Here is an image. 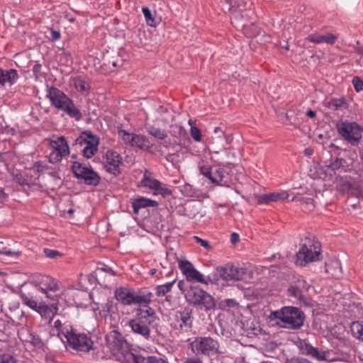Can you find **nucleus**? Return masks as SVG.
I'll use <instances>...</instances> for the list:
<instances>
[{"label":"nucleus","instance_id":"1","mask_svg":"<svg viewBox=\"0 0 363 363\" xmlns=\"http://www.w3.org/2000/svg\"><path fill=\"white\" fill-rule=\"evenodd\" d=\"M156 318L155 310L146 305L136 309L135 315L128 321V325L134 334L147 340L151 337L150 325Z\"/></svg>","mask_w":363,"mask_h":363},{"label":"nucleus","instance_id":"2","mask_svg":"<svg viewBox=\"0 0 363 363\" xmlns=\"http://www.w3.org/2000/svg\"><path fill=\"white\" fill-rule=\"evenodd\" d=\"M271 320H276L277 325L281 328L298 330L303 325L305 315L299 308L293 306H285L270 314Z\"/></svg>","mask_w":363,"mask_h":363},{"label":"nucleus","instance_id":"3","mask_svg":"<svg viewBox=\"0 0 363 363\" xmlns=\"http://www.w3.org/2000/svg\"><path fill=\"white\" fill-rule=\"evenodd\" d=\"M47 97L51 105L57 109L65 112L69 116L77 121L82 118V115L79 108H77L73 101L61 90L51 86L48 89Z\"/></svg>","mask_w":363,"mask_h":363},{"label":"nucleus","instance_id":"4","mask_svg":"<svg viewBox=\"0 0 363 363\" xmlns=\"http://www.w3.org/2000/svg\"><path fill=\"white\" fill-rule=\"evenodd\" d=\"M114 296L124 306L138 305L139 308L149 305L153 297L152 293L146 289L135 292L133 289L124 286L116 289Z\"/></svg>","mask_w":363,"mask_h":363},{"label":"nucleus","instance_id":"5","mask_svg":"<svg viewBox=\"0 0 363 363\" xmlns=\"http://www.w3.org/2000/svg\"><path fill=\"white\" fill-rule=\"evenodd\" d=\"M320 245L311 237L306 236L301 244L299 250L296 255V264L305 267L308 263L316 262L321 257Z\"/></svg>","mask_w":363,"mask_h":363},{"label":"nucleus","instance_id":"6","mask_svg":"<svg viewBox=\"0 0 363 363\" xmlns=\"http://www.w3.org/2000/svg\"><path fill=\"white\" fill-rule=\"evenodd\" d=\"M186 298L189 303L201 309L208 311L216 306L214 298L199 287H191L186 292Z\"/></svg>","mask_w":363,"mask_h":363},{"label":"nucleus","instance_id":"7","mask_svg":"<svg viewBox=\"0 0 363 363\" xmlns=\"http://www.w3.org/2000/svg\"><path fill=\"white\" fill-rule=\"evenodd\" d=\"M169 321L171 327L179 334L190 332L193 325L192 311L184 308L183 310L174 311Z\"/></svg>","mask_w":363,"mask_h":363},{"label":"nucleus","instance_id":"8","mask_svg":"<svg viewBox=\"0 0 363 363\" xmlns=\"http://www.w3.org/2000/svg\"><path fill=\"white\" fill-rule=\"evenodd\" d=\"M216 271L218 276L225 281H239L252 277V272L247 268L238 267L231 264L218 267Z\"/></svg>","mask_w":363,"mask_h":363},{"label":"nucleus","instance_id":"9","mask_svg":"<svg viewBox=\"0 0 363 363\" xmlns=\"http://www.w3.org/2000/svg\"><path fill=\"white\" fill-rule=\"evenodd\" d=\"M189 346L194 354L204 355L216 354L219 348L218 341L211 337H197Z\"/></svg>","mask_w":363,"mask_h":363},{"label":"nucleus","instance_id":"10","mask_svg":"<svg viewBox=\"0 0 363 363\" xmlns=\"http://www.w3.org/2000/svg\"><path fill=\"white\" fill-rule=\"evenodd\" d=\"M337 130L352 145H357L362 138V129L356 123L340 122L337 124Z\"/></svg>","mask_w":363,"mask_h":363},{"label":"nucleus","instance_id":"11","mask_svg":"<svg viewBox=\"0 0 363 363\" xmlns=\"http://www.w3.org/2000/svg\"><path fill=\"white\" fill-rule=\"evenodd\" d=\"M72 170L77 179H83L86 184L96 186L99 184L100 177L91 167H88L79 162H74Z\"/></svg>","mask_w":363,"mask_h":363},{"label":"nucleus","instance_id":"12","mask_svg":"<svg viewBox=\"0 0 363 363\" xmlns=\"http://www.w3.org/2000/svg\"><path fill=\"white\" fill-rule=\"evenodd\" d=\"M66 340L69 346L76 350L89 352L94 349V342L87 335L74 330L68 335Z\"/></svg>","mask_w":363,"mask_h":363},{"label":"nucleus","instance_id":"13","mask_svg":"<svg viewBox=\"0 0 363 363\" xmlns=\"http://www.w3.org/2000/svg\"><path fill=\"white\" fill-rule=\"evenodd\" d=\"M76 145L84 146L82 152L86 158H91L97 151L99 138L91 133H82L75 140Z\"/></svg>","mask_w":363,"mask_h":363},{"label":"nucleus","instance_id":"14","mask_svg":"<svg viewBox=\"0 0 363 363\" xmlns=\"http://www.w3.org/2000/svg\"><path fill=\"white\" fill-rule=\"evenodd\" d=\"M23 302L31 309L38 312L42 318L50 321L57 313L58 308L57 304H52L50 306L44 304H38L37 301L26 296H22Z\"/></svg>","mask_w":363,"mask_h":363},{"label":"nucleus","instance_id":"15","mask_svg":"<svg viewBox=\"0 0 363 363\" xmlns=\"http://www.w3.org/2000/svg\"><path fill=\"white\" fill-rule=\"evenodd\" d=\"M52 150L50 154L49 160L51 163L60 162L63 157L69 154V147L64 137H59L50 141Z\"/></svg>","mask_w":363,"mask_h":363},{"label":"nucleus","instance_id":"16","mask_svg":"<svg viewBox=\"0 0 363 363\" xmlns=\"http://www.w3.org/2000/svg\"><path fill=\"white\" fill-rule=\"evenodd\" d=\"M199 170L201 174L208 178L212 183L218 184L222 186H227V181L225 180V172L219 166L214 168L208 166H199Z\"/></svg>","mask_w":363,"mask_h":363},{"label":"nucleus","instance_id":"17","mask_svg":"<svg viewBox=\"0 0 363 363\" xmlns=\"http://www.w3.org/2000/svg\"><path fill=\"white\" fill-rule=\"evenodd\" d=\"M122 157L119 153L113 150H108L106 154L104 168L110 174L118 176L121 173Z\"/></svg>","mask_w":363,"mask_h":363},{"label":"nucleus","instance_id":"18","mask_svg":"<svg viewBox=\"0 0 363 363\" xmlns=\"http://www.w3.org/2000/svg\"><path fill=\"white\" fill-rule=\"evenodd\" d=\"M38 290L43 293L50 300H55L59 294L60 286L53 278L45 276L42 278Z\"/></svg>","mask_w":363,"mask_h":363},{"label":"nucleus","instance_id":"19","mask_svg":"<svg viewBox=\"0 0 363 363\" xmlns=\"http://www.w3.org/2000/svg\"><path fill=\"white\" fill-rule=\"evenodd\" d=\"M289 194L286 191L265 194L257 196L258 204H268L271 202L282 201L289 198Z\"/></svg>","mask_w":363,"mask_h":363},{"label":"nucleus","instance_id":"20","mask_svg":"<svg viewBox=\"0 0 363 363\" xmlns=\"http://www.w3.org/2000/svg\"><path fill=\"white\" fill-rule=\"evenodd\" d=\"M299 349L303 354L311 356L318 360L325 359V352L319 351L318 348L305 341L300 342Z\"/></svg>","mask_w":363,"mask_h":363},{"label":"nucleus","instance_id":"21","mask_svg":"<svg viewBox=\"0 0 363 363\" xmlns=\"http://www.w3.org/2000/svg\"><path fill=\"white\" fill-rule=\"evenodd\" d=\"M337 38V37L335 35L326 33L325 34H311L306 38V40L316 44L325 43L329 45H333Z\"/></svg>","mask_w":363,"mask_h":363},{"label":"nucleus","instance_id":"22","mask_svg":"<svg viewBox=\"0 0 363 363\" xmlns=\"http://www.w3.org/2000/svg\"><path fill=\"white\" fill-rule=\"evenodd\" d=\"M306 283L303 279H298L294 285H291L289 289V294L290 296H294L298 301H303V291L306 289Z\"/></svg>","mask_w":363,"mask_h":363},{"label":"nucleus","instance_id":"23","mask_svg":"<svg viewBox=\"0 0 363 363\" xmlns=\"http://www.w3.org/2000/svg\"><path fill=\"white\" fill-rule=\"evenodd\" d=\"M159 205V203L156 201L152 200L150 199L145 198L143 196L138 197L134 199L132 202V207L133 208V212L135 214H138L139 210L140 208H146V207H157Z\"/></svg>","mask_w":363,"mask_h":363},{"label":"nucleus","instance_id":"24","mask_svg":"<svg viewBox=\"0 0 363 363\" xmlns=\"http://www.w3.org/2000/svg\"><path fill=\"white\" fill-rule=\"evenodd\" d=\"M54 329L57 331V336L64 341L68 337V335L71 333L73 330V328L71 325L67 324L66 323H62L60 320H56L54 322Z\"/></svg>","mask_w":363,"mask_h":363},{"label":"nucleus","instance_id":"25","mask_svg":"<svg viewBox=\"0 0 363 363\" xmlns=\"http://www.w3.org/2000/svg\"><path fill=\"white\" fill-rule=\"evenodd\" d=\"M160 181L152 177V172L145 169L143 174V177L140 181V186L143 187L148 188L155 191V189L158 187Z\"/></svg>","mask_w":363,"mask_h":363},{"label":"nucleus","instance_id":"26","mask_svg":"<svg viewBox=\"0 0 363 363\" xmlns=\"http://www.w3.org/2000/svg\"><path fill=\"white\" fill-rule=\"evenodd\" d=\"M17 71L13 69L4 70L0 67V84L4 85L6 82L13 84L18 78Z\"/></svg>","mask_w":363,"mask_h":363},{"label":"nucleus","instance_id":"27","mask_svg":"<svg viewBox=\"0 0 363 363\" xmlns=\"http://www.w3.org/2000/svg\"><path fill=\"white\" fill-rule=\"evenodd\" d=\"M186 278L188 281H195L205 284H208L210 281H211L210 277L204 278L203 274H201L194 267L190 270V272L186 276Z\"/></svg>","mask_w":363,"mask_h":363},{"label":"nucleus","instance_id":"28","mask_svg":"<svg viewBox=\"0 0 363 363\" xmlns=\"http://www.w3.org/2000/svg\"><path fill=\"white\" fill-rule=\"evenodd\" d=\"M295 200L299 202L302 210L306 212H311L314 209L313 199L311 197H300L298 199L294 197L292 201Z\"/></svg>","mask_w":363,"mask_h":363},{"label":"nucleus","instance_id":"29","mask_svg":"<svg viewBox=\"0 0 363 363\" xmlns=\"http://www.w3.org/2000/svg\"><path fill=\"white\" fill-rule=\"evenodd\" d=\"M104 65L107 68L105 69L107 72H113L117 66L122 65V60L118 56H113L111 57H104Z\"/></svg>","mask_w":363,"mask_h":363},{"label":"nucleus","instance_id":"30","mask_svg":"<svg viewBox=\"0 0 363 363\" xmlns=\"http://www.w3.org/2000/svg\"><path fill=\"white\" fill-rule=\"evenodd\" d=\"M73 85L78 91L82 93H88L90 89L89 84L82 77L74 78Z\"/></svg>","mask_w":363,"mask_h":363},{"label":"nucleus","instance_id":"31","mask_svg":"<svg viewBox=\"0 0 363 363\" xmlns=\"http://www.w3.org/2000/svg\"><path fill=\"white\" fill-rule=\"evenodd\" d=\"M350 328L352 335L363 341V322H353L351 324Z\"/></svg>","mask_w":363,"mask_h":363},{"label":"nucleus","instance_id":"32","mask_svg":"<svg viewBox=\"0 0 363 363\" xmlns=\"http://www.w3.org/2000/svg\"><path fill=\"white\" fill-rule=\"evenodd\" d=\"M227 3L235 7L239 11L247 10L251 7L250 1L245 0H225Z\"/></svg>","mask_w":363,"mask_h":363},{"label":"nucleus","instance_id":"33","mask_svg":"<svg viewBox=\"0 0 363 363\" xmlns=\"http://www.w3.org/2000/svg\"><path fill=\"white\" fill-rule=\"evenodd\" d=\"M327 107L333 111L345 109L347 108L344 99H333L327 103Z\"/></svg>","mask_w":363,"mask_h":363},{"label":"nucleus","instance_id":"34","mask_svg":"<svg viewBox=\"0 0 363 363\" xmlns=\"http://www.w3.org/2000/svg\"><path fill=\"white\" fill-rule=\"evenodd\" d=\"M146 142L147 140L145 137L140 135L134 134L133 137H131L130 146L137 147L140 149L147 148L148 145H146Z\"/></svg>","mask_w":363,"mask_h":363},{"label":"nucleus","instance_id":"35","mask_svg":"<svg viewBox=\"0 0 363 363\" xmlns=\"http://www.w3.org/2000/svg\"><path fill=\"white\" fill-rule=\"evenodd\" d=\"M176 280H174L171 282H168L164 284L159 285L155 288V294L157 296H164L168 292L172 290L173 285L174 284Z\"/></svg>","mask_w":363,"mask_h":363},{"label":"nucleus","instance_id":"36","mask_svg":"<svg viewBox=\"0 0 363 363\" xmlns=\"http://www.w3.org/2000/svg\"><path fill=\"white\" fill-rule=\"evenodd\" d=\"M135 363H168V362L161 357H157L155 356H148L147 357H136Z\"/></svg>","mask_w":363,"mask_h":363},{"label":"nucleus","instance_id":"37","mask_svg":"<svg viewBox=\"0 0 363 363\" xmlns=\"http://www.w3.org/2000/svg\"><path fill=\"white\" fill-rule=\"evenodd\" d=\"M242 26L244 34L248 38H253L259 32V28L254 23H251L249 26L242 25Z\"/></svg>","mask_w":363,"mask_h":363},{"label":"nucleus","instance_id":"38","mask_svg":"<svg viewBox=\"0 0 363 363\" xmlns=\"http://www.w3.org/2000/svg\"><path fill=\"white\" fill-rule=\"evenodd\" d=\"M116 305L112 301H108L102 306V312L106 317L107 315L111 317L116 313Z\"/></svg>","mask_w":363,"mask_h":363},{"label":"nucleus","instance_id":"39","mask_svg":"<svg viewBox=\"0 0 363 363\" xmlns=\"http://www.w3.org/2000/svg\"><path fill=\"white\" fill-rule=\"evenodd\" d=\"M147 132L158 140H164L167 136V133L164 130L154 126L149 127Z\"/></svg>","mask_w":363,"mask_h":363},{"label":"nucleus","instance_id":"40","mask_svg":"<svg viewBox=\"0 0 363 363\" xmlns=\"http://www.w3.org/2000/svg\"><path fill=\"white\" fill-rule=\"evenodd\" d=\"M143 13L145 16L147 24L150 26H156L157 22L151 13V11L147 7H143L142 9Z\"/></svg>","mask_w":363,"mask_h":363},{"label":"nucleus","instance_id":"41","mask_svg":"<svg viewBox=\"0 0 363 363\" xmlns=\"http://www.w3.org/2000/svg\"><path fill=\"white\" fill-rule=\"evenodd\" d=\"M153 194H154V195L160 194L163 197H166L167 196L171 195L172 194V192L170 189H169L167 187L166 184H164L160 182V184L158 185V187H157V189H155Z\"/></svg>","mask_w":363,"mask_h":363},{"label":"nucleus","instance_id":"42","mask_svg":"<svg viewBox=\"0 0 363 363\" xmlns=\"http://www.w3.org/2000/svg\"><path fill=\"white\" fill-rule=\"evenodd\" d=\"M349 192L351 195H353L356 197H360L363 196V189L359 184H352L350 186Z\"/></svg>","mask_w":363,"mask_h":363},{"label":"nucleus","instance_id":"43","mask_svg":"<svg viewBox=\"0 0 363 363\" xmlns=\"http://www.w3.org/2000/svg\"><path fill=\"white\" fill-rule=\"evenodd\" d=\"M28 342H30L33 346L37 348H43L44 347V343L41 338L38 335L30 334L28 337Z\"/></svg>","mask_w":363,"mask_h":363},{"label":"nucleus","instance_id":"44","mask_svg":"<svg viewBox=\"0 0 363 363\" xmlns=\"http://www.w3.org/2000/svg\"><path fill=\"white\" fill-rule=\"evenodd\" d=\"M118 136L123 142L130 145L131 137H133L134 134L130 133L125 130L120 129L118 130Z\"/></svg>","mask_w":363,"mask_h":363},{"label":"nucleus","instance_id":"45","mask_svg":"<svg viewBox=\"0 0 363 363\" xmlns=\"http://www.w3.org/2000/svg\"><path fill=\"white\" fill-rule=\"evenodd\" d=\"M179 267L182 273L185 275V277L190 272V270H191L192 268H194L192 264L190 263L189 261H180L179 263Z\"/></svg>","mask_w":363,"mask_h":363},{"label":"nucleus","instance_id":"46","mask_svg":"<svg viewBox=\"0 0 363 363\" xmlns=\"http://www.w3.org/2000/svg\"><path fill=\"white\" fill-rule=\"evenodd\" d=\"M44 253L47 257L51 259H55L58 257H61L62 254L57 250H51V249H44Z\"/></svg>","mask_w":363,"mask_h":363},{"label":"nucleus","instance_id":"47","mask_svg":"<svg viewBox=\"0 0 363 363\" xmlns=\"http://www.w3.org/2000/svg\"><path fill=\"white\" fill-rule=\"evenodd\" d=\"M342 167H343V160L339 158H336L335 161L331 162L328 165V167L332 170L339 169Z\"/></svg>","mask_w":363,"mask_h":363},{"label":"nucleus","instance_id":"48","mask_svg":"<svg viewBox=\"0 0 363 363\" xmlns=\"http://www.w3.org/2000/svg\"><path fill=\"white\" fill-rule=\"evenodd\" d=\"M191 137L197 142H200L201 140V131L199 128L196 127H191L190 130Z\"/></svg>","mask_w":363,"mask_h":363},{"label":"nucleus","instance_id":"49","mask_svg":"<svg viewBox=\"0 0 363 363\" xmlns=\"http://www.w3.org/2000/svg\"><path fill=\"white\" fill-rule=\"evenodd\" d=\"M352 84L357 91L363 90V81L360 78L357 77H354Z\"/></svg>","mask_w":363,"mask_h":363},{"label":"nucleus","instance_id":"50","mask_svg":"<svg viewBox=\"0 0 363 363\" xmlns=\"http://www.w3.org/2000/svg\"><path fill=\"white\" fill-rule=\"evenodd\" d=\"M0 363H16V361L11 355L4 354L0 359Z\"/></svg>","mask_w":363,"mask_h":363},{"label":"nucleus","instance_id":"51","mask_svg":"<svg viewBox=\"0 0 363 363\" xmlns=\"http://www.w3.org/2000/svg\"><path fill=\"white\" fill-rule=\"evenodd\" d=\"M194 239L197 243L200 244L204 248H206L207 250L211 249V246L207 240H203L197 236H195Z\"/></svg>","mask_w":363,"mask_h":363},{"label":"nucleus","instance_id":"52","mask_svg":"<svg viewBox=\"0 0 363 363\" xmlns=\"http://www.w3.org/2000/svg\"><path fill=\"white\" fill-rule=\"evenodd\" d=\"M41 65L35 64L33 67V72L36 79H38L41 77Z\"/></svg>","mask_w":363,"mask_h":363},{"label":"nucleus","instance_id":"53","mask_svg":"<svg viewBox=\"0 0 363 363\" xmlns=\"http://www.w3.org/2000/svg\"><path fill=\"white\" fill-rule=\"evenodd\" d=\"M172 130H170V134L174 137L176 139H177V136L176 135L177 133H178L179 135L182 133V128L180 126L178 125H172L171 126Z\"/></svg>","mask_w":363,"mask_h":363},{"label":"nucleus","instance_id":"54","mask_svg":"<svg viewBox=\"0 0 363 363\" xmlns=\"http://www.w3.org/2000/svg\"><path fill=\"white\" fill-rule=\"evenodd\" d=\"M184 363H203L199 357H188L185 359Z\"/></svg>","mask_w":363,"mask_h":363},{"label":"nucleus","instance_id":"55","mask_svg":"<svg viewBox=\"0 0 363 363\" xmlns=\"http://www.w3.org/2000/svg\"><path fill=\"white\" fill-rule=\"evenodd\" d=\"M60 38V33L55 30H51L50 31V39L52 41H57Z\"/></svg>","mask_w":363,"mask_h":363},{"label":"nucleus","instance_id":"56","mask_svg":"<svg viewBox=\"0 0 363 363\" xmlns=\"http://www.w3.org/2000/svg\"><path fill=\"white\" fill-rule=\"evenodd\" d=\"M214 133L216 135V137L218 138L223 139L225 136L224 131L220 127L215 128Z\"/></svg>","mask_w":363,"mask_h":363},{"label":"nucleus","instance_id":"57","mask_svg":"<svg viewBox=\"0 0 363 363\" xmlns=\"http://www.w3.org/2000/svg\"><path fill=\"white\" fill-rule=\"evenodd\" d=\"M15 314L13 315L15 318L21 319L23 316V311L21 310L18 306L14 310Z\"/></svg>","mask_w":363,"mask_h":363},{"label":"nucleus","instance_id":"58","mask_svg":"<svg viewBox=\"0 0 363 363\" xmlns=\"http://www.w3.org/2000/svg\"><path fill=\"white\" fill-rule=\"evenodd\" d=\"M15 181L21 185H24L26 183V179L23 178L21 174L16 176Z\"/></svg>","mask_w":363,"mask_h":363},{"label":"nucleus","instance_id":"59","mask_svg":"<svg viewBox=\"0 0 363 363\" xmlns=\"http://www.w3.org/2000/svg\"><path fill=\"white\" fill-rule=\"evenodd\" d=\"M230 240L233 244H235L239 241V235L236 233H233L230 236Z\"/></svg>","mask_w":363,"mask_h":363},{"label":"nucleus","instance_id":"60","mask_svg":"<svg viewBox=\"0 0 363 363\" xmlns=\"http://www.w3.org/2000/svg\"><path fill=\"white\" fill-rule=\"evenodd\" d=\"M0 253L6 255H16L18 256L21 255V252H13L11 250H4L2 252H0Z\"/></svg>","mask_w":363,"mask_h":363},{"label":"nucleus","instance_id":"61","mask_svg":"<svg viewBox=\"0 0 363 363\" xmlns=\"http://www.w3.org/2000/svg\"><path fill=\"white\" fill-rule=\"evenodd\" d=\"M34 169L37 172H41L43 170L44 167L42 165V164L40 162H37L34 164L33 167Z\"/></svg>","mask_w":363,"mask_h":363},{"label":"nucleus","instance_id":"62","mask_svg":"<svg viewBox=\"0 0 363 363\" xmlns=\"http://www.w3.org/2000/svg\"><path fill=\"white\" fill-rule=\"evenodd\" d=\"M6 197V194L4 193V189L0 188V203L4 202Z\"/></svg>","mask_w":363,"mask_h":363},{"label":"nucleus","instance_id":"63","mask_svg":"<svg viewBox=\"0 0 363 363\" xmlns=\"http://www.w3.org/2000/svg\"><path fill=\"white\" fill-rule=\"evenodd\" d=\"M213 152L216 155H218L219 154L220 152L225 155H228V152L226 148H223L220 150V151H218V150H213Z\"/></svg>","mask_w":363,"mask_h":363},{"label":"nucleus","instance_id":"64","mask_svg":"<svg viewBox=\"0 0 363 363\" xmlns=\"http://www.w3.org/2000/svg\"><path fill=\"white\" fill-rule=\"evenodd\" d=\"M313 153V150L311 148H306L304 150V155L308 157H311Z\"/></svg>","mask_w":363,"mask_h":363}]
</instances>
